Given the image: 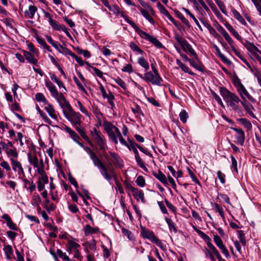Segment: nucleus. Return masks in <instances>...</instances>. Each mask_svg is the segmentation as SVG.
<instances>
[{"label":"nucleus","instance_id":"obj_1","mask_svg":"<svg viewBox=\"0 0 261 261\" xmlns=\"http://www.w3.org/2000/svg\"><path fill=\"white\" fill-rule=\"evenodd\" d=\"M90 158L92 160L94 166L102 170L101 174L106 180L110 181L112 178H114L117 181V176L111 163H109V166L106 167L95 153L91 156Z\"/></svg>","mask_w":261,"mask_h":261},{"label":"nucleus","instance_id":"obj_2","mask_svg":"<svg viewBox=\"0 0 261 261\" xmlns=\"http://www.w3.org/2000/svg\"><path fill=\"white\" fill-rule=\"evenodd\" d=\"M121 16L124 20L133 28L135 32L143 39H144L151 43H152L156 48H161L163 47V45L161 42L156 38L150 35L149 34L141 30L132 20H131L128 16L121 13Z\"/></svg>","mask_w":261,"mask_h":261},{"label":"nucleus","instance_id":"obj_3","mask_svg":"<svg viewBox=\"0 0 261 261\" xmlns=\"http://www.w3.org/2000/svg\"><path fill=\"white\" fill-rule=\"evenodd\" d=\"M45 84L50 92L52 97L56 99L63 110L68 109L67 106H71L64 95L62 93L58 92L55 86L50 81H46Z\"/></svg>","mask_w":261,"mask_h":261},{"label":"nucleus","instance_id":"obj_4","mask_svg":"<svg viewBox=\"0 0 261 261\" xmlns=\"http://www.w3.org/2000/svg\"><path fill=\"white\" fill-rule=\"evenodd\" d=\"M120 143L124 146L127 147V148L130 150H132L135 154V160L137 163V165L143 169L145 171L148 172V169L144 165L143 162L141 160L139 152L137 150L138 146H139L135 141H132L129 139L128 140L127 142L124 138L120 139Z\"/></svg>","mask_w":261,"mask_h":261},{"label":"nucleus","instance_id":"obj_5","mask_svg":"<svg viewBox=\"0 0 261 261\" xmlns=\"http://www.w3.org/2000/svg\"><path fill=\"white\" fill-rule=\"evenodd\" d=\"M103 127L110 140L115 144H117L118 143L117 138H118L120 142V139L123 138L118 128L112 124L111 122L107 121H105L103 123Z\"/></svg>","mask_w":261,"mask_h":261},{"label":"nucleus","instance_id":"obj_6","mask_svg":"<svg viewBox=\"0 0 261 261\" xmlns=\"http://www.w3.org/2000/svg\"><path fill=\"white\" fill-rule=\"evenodd\" d=\"M68 109L63 110V114L65 118L71 122L72 126L80 125L82 121V115L79 112L74 111L71 106H67Z\"/></svg>","mask_w":261,"mask_h":261},{"label":"nucleus","instance_id":"obj_7","mask_svg":"<svg viewBox=\"0 0 261 261\" xmlns=\"http://www.w3.org/2000/svg\"><path fill=\"white\" fill-rule=\"evenodd\" d=\"M90 135L93 141L102 151H105L107 148V141L104 135L96 127L90 130Z\"/></svg>","mask_w":261,"mask_h":261},{"label":"nucleus","instance_id":"obj_8","mask_svg":"<svg viewBox=\"0 0 261 261\" xmlns=\"http://www.w3.org/2000/svg\"><path fill=\"white\" fill-rule=\"evenodd\" d=\"M141 235L144 239L150 240L152 243L155 244L161 248H163V244L154 234L145 227L141 226Z\"/></svg>","mask_w":261,"mask_h":261},{"label":"nucleus","instance_id":"obj_9","mask_svg":"<svg viewBox=\"0 0 261 261\" xmlns=\"http://www.w3.org/2000/svg\"><path fill=\"white\" fill-rule=\"evenodd\" d=\"M174 38L181 45L183 50L185 52L189 53L190 54L192 55L196 60H198V57L196 52L192 48V46L185 38H184L182 37L179 36L176 34H175Z\"/></svg>","mask_w":261,"mask_h":261},{"label":"nucleus","instance_id":"obj_10","mask_svg":"<svg viewBox=\"0 0 261 261\" xmlns=\"http://www.w3.org/2000/svg\"><path fill=\"white\" fill-rule=\"evenodd\" d=\"M143 80L147 83L156 86H161L163 82L159 73H154L151 71L146 72L144 75Z\"/></svg>","mask_w":261,"mask_h":261},{"label":"nucleus","instance_id":"obj_11","mask_svg":"<svg viewBox=\"0 0 261 261\" xmlns=\"http://www.w3.org/2000/svg\"><path fill=\"white\" fill-rule=\"evenodd\" d=\"M126 189L127 192H132L134 198L137 200H139L141 199V202L144 203L146 201L144 193L138 189L134 187L130 184L127 183L126 184Z\"/></svg>","mask_w":261,"mask_h":261},{"label":"nucleus","instance_id":"obj_12","mask_svg":"<svg viewBox=\"0 0 261 261\" xmlns=\"http://www.w3.org/2000/svg\"><path fill=\"white\" fill-rule=\"evenodd\" d=\"M230 128L237 133L238 135L236 137L237 144L241 146L243 145L245 139V133L243 130L242 128L232 127H230Z\"/></svg>","mask_w":261,"mask_h":261},{"label":"nucleus","instance_id":"obj_13","mask_svg":"<svg viewBox=\"0 0 261 261\" xmlns=\"http://www.w3.org/2000/svg\"><path fill=\"white\" fill-rule=\"evenodd\" d=\"M49 24L51 26L52 28L56 31H62L66 35L69 37H71V35L68 31L67 29L64 24H58L57 22V21L54 19L50 20V21L49 22Z\"/></svg>","mask_w":261,"mask_h":261},{"label":"nucleus","instance_id":"obj_14","mask_svg":"<svg viewBox=\"0 0 261 261\" xmlns=\"http://www.w3.org/2000/svg\"><path fill=\"white\" fill-rule=\"evenodd\" d=\"M109 153L112 158V161L113 162L114 165L120 168H122L124 165L123 161L120 156L114 152H110Z\"/></svg>","mask_w":261,"mask_h":261},{"label":"nucleus","instance_id":"obj_15","mask_svg":"<svg viewBox=\"0 0 261 261\" xmlns=\"http://www.w3.org/2000/svg\"><path fill=\"white\" fill-rule=\"evenodd\" d=\"M24 59L28 61V63L34 64L38 66V60L36 59L34 55L30 52L26 50H22Z\"/></svg>","mask_w":261,"mask_h":261},{"label":"nucleus","instance_id":"obj_16","mask_svg":"<svg viewBox=\"0 0 261 261\" xmlns=\"http://www.w3.org/2000/svg\"><path fill=\"white\" fill-rule=\"evenodd\" d=\"M241 103L242 105L247 113H248L250 116L253 118H255L254 114L251 110L252 109H254V108L252 105L248 102L246 98L242 99V100L241 101Z\"/></svg>","mask_w":261,"mask_h":261},{"label":"nucleus","instance_id":"obj_17","mask_svg":"<svg viewBox=\"0 0 261 261\" xmlns=\"http://www.w3.org/2000/svg\"><path fill=\"white\" fill-rule=\"evenodd\" d=\"M37 11V8L34 5H29L28 9L26 10L24 13V16L27 18L33 19L35 14Z\"/></svg>","mask_w":261,"mask_h":261},{"label":"nucleus","instance_id":"obj_18","mask_svg":"<svg viewBox=\"0 0 261 261\" xmlns=\"http://www.w3.org/2000/svg\"><path fill=\"white\" fill-rule=\"evenodd\" d=\"M83 231L85 236H88L91 234L98 233L99 229L97 227H92L89 224H87L83 228Z\"/></svg>","mask_w":261,"mask_h":261},{"label":"nucleus","instance_id":"obj_19","mask_svg":"<svg viewBox=\"0 0 261 261\" xmlns=\"http://www.w3.org/2000/svg\"><path fill=\"white\" fill-rule=\"evenodd\" d=\"M47 106L45 107V111L47 112L49 116L54 120L58 121V117L56 113V111L52 105L47 103Z\"/></svg>","mask_w":261,"mask_h":261},{"label":"nucleus","instance_id":"obj_20","mask_svg":"<svg viewBox=\"0 0 261 261\" xmlns=\"http://www.w3.org/2000/svg\"><path fill=\"white\" fill-rule=\"evenodd\" d=\"M80 125L75 126V129L80 134L81 137L88 142L90 146L93 147L94 144L92 141L90 139L89 137L86 134L84 129H82L79 127Z\"/></svg>","mask_w":261,"mask_h":261},{"label":"nucleus","instance_id":"obj_21","mask_svg":"<svg viewBox=\"0 0 261 261\" xmlns=\"http://www.w3.org/2000/svg\"><path fill=\"white\" fill-rule=\"evenodd\" d=\"M219 92L223 99L225 101H228L229 99L233 94V93L229 91L226 88L224 87H220Z\"/></svg>","mask_w":261,"mask_h":261},{"label":"nucleus","instance_id":"obj_22","mask_svg":"<svg viewBox=\"0 0 261 261\" xmlns=\"http://www.w3.org/2000/svg\"><path fill=\"white\" fill-rule=\"evenodd\" d=\"M235 86L237 87V91L240 95L242 99L245 98L244 95H246L248 92L240 80L238 81L237 84L235 85Z\"/></svg>","mask_w":261,"mask_h":261},{"label":"nucleus","instance_id":"obj_23","mask_svg":"<svg viewBox=\"0 0 261 261\" xmlns=\"http://www.w3.org/2000/svg\"><path fill=\"white\" fill-rule=\"evenodd\" d=\"M153 175L157 178L159 180H160L162 184L165 185H167L168 182L167 180V178L165 175L161 172L160 170H159L158 172L155 171L152 172Z\"/></svg>","mask_w":261,"mask_h":261},{"label":"nucleus","instance_id":"obj_24","mask_svg":"<svg viewBox=\"0 0 261 261\" xmlns=\"http://www.w3.org/2000/svg\"><path fill=\"white\" fill-rule=\"evenodd\" d=\"M241 42L243 44L247 50L253 55L255 54V53L257 52L260 53H261L259 49L256 46H255L253 43L248 41H247L245 44H244L242 42Z\"/></svg>","mask_w":261,"mask_h":261},{"label":"nucleus","instance_id":"obj_25","mask_svg":"<svg viewBox=\"0 0 261 261\" xmlns=\"http://www.w3.org/2000/svg\"><path fill=\"white\" fill-rule=\"evenodd\" d=\"M225 27L232 35L239 41L242 42V38L238 32L228 23L225 24Z\"/></svg>","mask_w":261,"mask_h":261},{"label":"nucleus","instance_id":"obj_26","mask_svg":"<svg viewBox=\"0 0 261 261\" xmlns=\"http://www.w3.org/2000/svg\"><path fill=\"white\" fill-rule=\"evenodd\" d=\"M214 47L215 49L216 53V54L217 56L224 63L227 64H230L231 61L228 59L223 54H222L219 47L216 45H214Z\"/></svg>","mask_w":261,"mask_h":261},{"label":"nucleus","instance_id":"obj_27","mask_svg":"<svg viewBox=\"0 0 261 261\" xmlns=\"http://www.w3.org/2000/svg\"><path fill=\"white\" fill-rule=\"evenodd\" d=\"M22 181L24 184V187L31 192H33L36 189V185L33 180H29L27 178H22Z\"/></svg>","mask_w":261,"mask_h":261},{"label":"nucleus","instance_id":"obj_28","mask_svg":"<svg viewBox=\"0 0 261 261\" xmlns=\"http://www.w3.org/2000/svg\"><path fill=\"white\" fill-rule=\"evenodd\" d=\"M64 129L66 132L69 134L70 137L74 142H76L77 141L80 140V137L79 136V135L69 127L65 126Z\"/></svg>","mask_w":261,"mask_h":261},{"label":"nucleus","instance_id":"obj_29","mask_svg":"<svg viewBox=\"0 0 261 261\" xmlns=\"http://www.w3.org/2000/svg\"><path fill=\"white\" fill-rule=\"evenodd\" d=\"M237 120L239 122H240L242 124V125H243L244 126V127L245 128H246L247 129V131H250L251 130L252 125L251 122L249 120H248L247 119L241 118L238 119Z\"/></svg>","mask_w":261,"mask_h":261},{"label":"nucleus","instance_id":"obj_30","mask_svg":"<svg viewBox=\"0 0 261 261\" xmlns=\"http://www.w3.org/2000/svg\"><path fill=\"white\" fill-rule=\"evenodd\" d=\"M131 110L137 118L141 119L142 117L144 116V113L139 106L137 105L135 108H132Z\"/></svg>","mask_w":261,"mask_h":261},{"label":"nucleus","instance_id":"obj_31","mask_svg":"<svg viewBox=\"0 0 261 261\" xmlns=\"http://www.w3.org/2000/svg\"><path fill=\"white\" fill-rule=\"evenodd\" d=\"M4 251L5 252L6 258L8 260H11L12 259V255L13 252L12 246L10 245H6L4 248Z\"/></svg>","mask_w":261,"mask_h":261},{"label":"nucleus","instance_id":"obj_32","mask_svg":"<svg viewBox=\"0 0 261 261\" xmlns=\"http://www.w3.org/2000/svg\"><path fill=\"white\" fill-rule=\"evenodd\" d=\"M139 11L141 12L142 15L151 23L153 24L154 22V19L149 14V13L141 7H138Z\"/></svg>","mask_w":261,"mask_h":261},{"label":"nucleus","instance_id":"obj_33","mask_svg":"<svg viewBox=\"0 0 261 261\" xmlns=\"http://www.w3.org/2000/svg\"><path fill=\"white\" fill-rule=\"evenodd\" d=\"M232 14L233 15L234 17L237 19L242 24L244 25H246L247 23L245 21V19L241 16L240 13L236 10L234 9L232 11Z\"/></svg>","mask_w":261,"mask_h":261},{"label":"nucleus","instance_id":"obj_34","mask_svg":"<svg viewBox=\"0 0 261 261\" xmlns=\"http://www.w3.org/2000/svg\"><path fill=\"white\" fill-rule=\"evenodd\" d=\"M28 160L30 164L32 165L34 168H37L38 167V160L36 155L32 156L31 153L28 154Z\"/></svg>","mask_w":261,"mask_h":261},{"label":"nucleus","instance_id":"obj_35","mask_svg":"<svg viewBox=\"0 0 261 261\" xmlns=\"http://www.w3.org/2000/svg\"><path fill=\"white\" fill-rule=\"evenodd\" d=\"M137 62L144 68L145 71H147L149 69V63L143 57H139L138 59Z\"/></svg>","mask_w":261,"mask_h":261},{"label":"nucleus","instance_id":"obj_36","mask_svg":"<svg viewBox=\"0 0 261 261\" xmlns=\"http://www.w3.org/2000/svg\"><path fill=\"white\" fill-rule=\"evenodd\" d=\"M181 10H183L184 11H185L188 15H189L193 19V21L195 22L196 25L198 27V28L200 30V31H203V29H202L201 26L200 25L198 20L194 16V15L192 14L188 9H187L184 7L181 8Z\"/></svg>","mask_w":261,"mask_h":261},{"label":"nucleus","instance_id":"obj_37","mask_svg":"<svg viewBox=\"0 0 261 261\" xmlns=\"http://www.w3.org/2000/svg\"><path fill=\"white\" fill-rule=\"evenodd\" d=\"M165 220L168 225L170 230L173 231L174 233H176L177 232V229L173 221L170 218H168V217H165Z\"/></svg>","mask_w":261,"mask_h":261},{"label":"nucleus","instance_id":"obj_38","mask_svg":"<svg viewBox=\"0 0 261 261\" xmlns=\"http://www.w3.org/2000/svg\"><path fill=\"white\" fill-rule=\"evenodd\" d=\"M10 161L14 171L16 172L17 170L22 168L21 163L13 158H10Z\"/></svg>","mask_w":261,"mask_h":261},{"label":"nucleus","instance_id":"obj_39","mask_svg":"<svg viewBox=\"0 0 261 261\" xmlns=\"http://www.w3.org/2000/svg\"><path fill=\"white\" fill-rule=\"evenodd\" d=\"M130 49L134 52L143 55L144 52L134 42H131L129 45Z\"/></svg>","mask_w":261,"mask_h":261},{"label":"nucleus","instance_id":"obj_40","mask_svg":"<svg viewBox=\"0 0 261 261\" xmlns=\"http://www.w3.org/2000/svg\"><path fill=\"white\" fill-rule=\"evenodd\" d=\"M176 16L184 23L186 26L190 27L189 21L184 17V16L178 11L175 12Z\"/></svg>","mask_w":261,"mask_h":261},{"label":"nucleus","instance_id":"obj_41","mask_svg":"<svg viewBox=\"0 0 261 261\" xmlns=\"http://www.w3.org/2000/svg\"><path fill=\"white\" fill-rule=\"evenodd\" d=\"M104 98H107L109 105L111 106V107L112 109H113L114 107H115V103L113 101V100L115 98L114 95L111 92L109 91V94L106 95V97H103Z\"/></svg>","mask_w":261,"mask_h":261},{"label":"nucleus","instance_id":"obj_42","mask_svg":"<svg viewBox=\"0 0 261 261\" xmlns=\"http://www.w3.org/2000/svg\"><path fill=\"white\" fill-rule=\"evenodd\" d=\"M58 51L64 56H70L73 55V53L70 50L67 48L63 46L62 45L59 47Z\"/></svg>","mask_w":261,"mask_h":261},{"label":"nucleus","instance_id":"obj_43","mask_svg":"<svg viewBox=\"0 0 261 261\" xmlns=\"http://www.w3.org/2000/svg\"><path fill=\"white\" fill-rule=\"evenodd\" d=\"M35 99L38 102H42L44 105L47 104L48 101L44 95L41 93H37L35 95Z\"/></svg>","mask_w":261,"mask_h":261},{"label":"nucleus","instance_id":"obj_44","mask_svg":"<svg viewBox=\"0 0 261 261\" xmlns=\"http://www.w3.org/2000/svg\"><path fill=\"white\" fill-rule=\"evenodd\" d=\"M187 170L188 172V173L190 176V177L192 178V180L195 182L196 184H198L199 186L200 187H202V185L200 183V182L198 180L196 176H195L194 173L189 168L187 167Z\"/></svg>","mask_w":261,"mask_h":261},{"label":"nucleus","instance_id":"obj_45","mask_svg":"<svg viewBox=\"0 0 261 261\" xmlns=\"http://www.w3.org/2000/svg\"><path fill=\"white\" fill-rule=\"evenodd\" d=\"M28 48L29 50V52L33 54L34 56H35L36 57H38L39 55V51L37 49H36L33 43H30L28 45Z\"/></svg>","mask_w":261,"mask_h":261},{"label":"nucleus","instance_id":"obj_46","mask_svg":"<svg viewBox=\"0 0 261 261\" xmlns=\"http://www.w3.org/2000/svg\"><path fill=\"white\" fill-rule=\"evenodd\" d=\"M213 206L216 208V211L218 212L222 218L224 220L225 216L223 208L220 206L218 203H215L213 204Z\"/></svg>","mask_w":261,"mask_h":261},{"label":"nucleus","instance_id":"obj_47","mask_svg":"<svg viewBox=\"0 0 261 261\" xmlns=\"http://www.w3.org/2000/svg\"><path fill=\"white\" fill-rule=\"evenodd\" d=\"M214 241L220 249L225 246L221 238L219 236L215 235L214 237Z\"/></svg>","mask_w":261,"mask_h":261},{"label":"nucleus","instance_id":"obj_48","mask_svg":"<svg viewBox=\"0 0 261 261\" xmlns=\"http://www.w3.org/2000/svg\"><path fill=\"white\" fill-rule=\"evenodd\" d=\"M41 202V199L38 194L34 195L33 196L31 201L32 204L34 206H38Z\"/></svg>","mask_w":261,"mask_h":261},{"label":"nucleus","instance_id":"obj_49","mask_svg":"<svg viewBox=\"0 0 261 261\" xmlns=\"http://www.w3.org/2000/svg\"><path fill=\"white\" fill-rule=\"evenodd\" d=\"M73 79L79 89L84 92L85 94H87V92L83 85L80 82L78 79L75 76H74Z\"/></svg>","mask_w":261,"mask_h":261},{"label":"nucleus","instance_id":"obj_50","mask_svg":"<svg viewBox=\"0 0 261 261\" xmlns=\"http://www.w3.org/2000/svg\"><path fill=\"white\" fill-rule=\"evenodd\" d=\"M179 118L180 121L185 123L188 118V113L185 110H182L179 113Z\"/></svg>","mask_w":261,"mask_h":261},{"label":"nucleus","instance_id":"obj_51","mask_svg":"<svg viewBox=\"0 0 261 261\" xmlns=\"http://www.w3.org/2000/svg\"><path fill=\"white\" fill-rule=\"evenodd\" d=\"M6 153L9 157L10 158H17L18 157V153L16 149H9L8 151H6Z\"/></svg>","mask_w":261,"mask_h":261},{"label":"nucleus","instance_id":"obj_52","mask_svg":"<svg viewBox=\"0 0 261 261\" xmlns=\"http://www.w3.org/2000/svg\"><path fill=\"white\" fill-rule=\"evenodd\" d=\"M238 234V238L240 240V241L241 243L245 246L246 245V240H245V234L243 230H238L237 231Z\"/></svg>","mask_w":261,"mask_h":261},{"label":"nucleus","instance_id":"obj_53","mask_svg":"<svg viewBox=\"0 0 261 261\" xmlns=\"http://www.w3.org/2000/svg\"><path fill=\"white\" fill-rule=\"evenodd\" d=\"M57 254L61 258H62L66 261H70V258L66 254V253L65 252H62V251L59 249H57Z\"/></svg>","mask_w":261,"mask_h":261},{"label":"nucleus","instance_id":"obj_54","mask_svg":"<svg viewBox=\"0 0 261 261\" xmlns=\"http://www.w3.org/2000/svg\"><path fill=\"white\" fill-rule=\"evenodd\" d=\"M211 93L218 103L222 107L224 108V105L220 96L214 91L211 90Z\"/></svg>","mask_w":261,"mask_h":261},{"label":"nucleus","instance_id":"obj_55","mask_svg":"<svg viewBox=\"0 0 261 261\" xmlns=\"http://www.w3.org/2000/svg\"><path fill=\"white\" fill-rule=\"evenodd\" d=\"M137 185L140 187H144L145 185L144 178L142 176H139L136 179Z\"/></svg>","mask_w":261,"mask_h":261},{"label":"nucleus","instance_id":"obj_56","mask_svg":"<svg viewBox=\"0 0 261 261\" xmlns=\"http://www.w3.org/2000/svg\"><path fill=\"white\" fill-rule=\"evenodd\" d=\"M115 81L123 89L125 90L126 89L125 83L119 77H117L116 79H115Z\"/></svg>","mask_w":261,"mask_h":261},{"label":"nucleus","instance_id":"obj_57","mask_svg":"<svg viewBox=\"0 0 261 261\" xmlns=\"http://www.w3.org/2000/svg\"><path fill=\"white\" fill-rule=\"evenodd\" d=\"M165 202L168 208L173 213H175L177 211L176 207L171 204L167 199H165Z\"/></svg>","mask_w":261,"mask_h":261},{"label":"nucleus","instance_id":"obj_58","mask_svg":"<svg viewBox=\"0 0 261 261\" xmlns=\"http://www.w3.org/2000/svg\"><path fill=\"white\" fill-rule=\"evenodd\" d=\"M1 160H3L1 163L0 164L1 166L7 171H10L11 167L8 163L7 161L3 160L2 158H1Z\"/></svg>","mask_w":261,"mask_h":261},{"label":"nucleus","instance_id":"obj_59","mask_svg":"<svg viewBox=\"0 0 261 261\" xmlns=\"http://www.w3.org/2000/svg\"><path fill=\"white\" fill-rule=\"evenodd\" d=\"M7 225L9 227L10 229H12L13 230L17 231L18 230V228L16 226V224L14 223L12 220L7 222Z\"/></svg>","mask_w":261,"mask_h":261},{"label":"nucleus","instance_id":"obj_60","mask_svg":"<svg viewBox=\"0 0 261 261\" xmlns=\"http://www.w3.org/2000/svg\"><path fill=\"white\" fill-rule=\"evenodd\" d=\"M229 100L235 102L236 103H238L239 102H241L242 101L240 98L234 93L231 95L230 98L229 99Z\"/></svg>","mask_w":261,"mask_h":261},{"label":"nucleus","instance_id":"obj_61","mask_svg":"<svg viewBox=\"0 0 261 261\" xmlns=\"http://www.w3.org/2000/svg\"><path fill=\"white\" fill-rule=\"evenodd\" d=\"M230 158L232 162L231 168L238 173L237 161L232 155L230 156Z\"/></svg>","mask_w":261,"mask_h":261},{"label":"nucleus","instance_id":"obj_62","mask_svg":"<svg viewBox=\"0 0 261 261\" xmlns=\"http://www.w3.org/2000/svg\"><path fill=\"white\" fill-rule=\"evenodd\" d=\"M91 68L94 71V73L101 79H103V72L98 68L95 67H91Z\"/></svg>","mask_w":261,"mask_h":261},{"label":"nucleus","instance_id":"obj_63","mask_svg":"<svg viewBox=\"0 0 261 261\" xmlns=\"http://www.w3.org/2000/svg\"><path fill=\"white\" fill-rule=\"evenodd\" d=\"M217 173V176L219 179L220 182L222 184H224L225 182V175L224 173H223L221 171H218Z\"/></svg>","mask_w":261,"mask_h":261},{"label":"nucleus","instance_id":"obj_64","mask_svg":"<svg viewBox=\"0 0 261 261\" xmlns=\"http://www.w3.org/2000/svg\"><path fill=\"white\" fill-rule=\"evenodd\" d=\"M157 7L160 10L161 12L165 16L169 13V12L166 9V8L160 3L158 2Z\"/></svg>","mask_w":261,"mask_h":261}]
</instances>
